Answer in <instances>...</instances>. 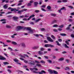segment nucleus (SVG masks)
<instances>
[{
	"mask_svg": "<svg viewBox=\"0 0 74 74\" xmlns=\"http://www.w3.org/2000/svg\"><path fill=\"white\" fill-rule=\"evenodd\" d=\"M26 29L27 30L29 31L28 32L29 33H33V30L31 29L30 27H27L24 28V29Z\"/></svg>",
	"mask_w": 74,
	"mask_h": 74,
	"instance_id": "nucleus-1",
	"label": "nucleus"
},
{
	"mask_svg": "<svg viewBox=\"0 0 74 74\" xmlns=\"http://www.w3.org/2000/svg\"><path fill=\"white\" fill-rule=\"evenodd\" d=\"M45 47L47 48V47H53V45L51 44H46L45 45Z\"/></svg>",
	"mask_w": 74,
	"mask_h": 74,
	"instance_id": "nucleus-2",
	"label": "nucleus"
},
{
	"mask_svg": "<svg viewBox=\"0 0 74 74\" xmlns=\"http://www.w3.org/2000/svg\"><path fill=\"white\" fill-rule=\"evenodd\" d=\"M47 39L49 41V42H53L54 41L51 38V37H47Z\"/></svg>",
	"mask_w": 74,
	"mask_h": 74,
	"instance_id": "nucleus-3",
	"label": "nucleus"
},
{
	"mask_svg": "<svg viewBox=\"0 0 74 74\" xmlns=\"http://www.w3.org/2000/svg\"><path fill=\"white\" fill-rule=\"evenodd\" d=\"M24 29V27H21V26H18L17 27V31L20 30L21 29Z\"/></svg>",
	"mask_w": 74,
	"mask_h": 74,
	"instance_id": "nucleus-4",
	"label": "nucleus"
},
{
	"mask_svg": "<svg viewBox=\"0 0 74 74\" xmlns=\"http://www.w3.org/2000/svg\"><path fill=\"white\" fill-rule=\"evenodd\" d=\"M47 53V51H45L44 52H42L41 51H38V53L39 55H44L45 53Z\"/></svg>",
	"mask_w": 74,
	"mask_h": 74,
	"instance_id": "nucleus-5",
	"label": "nucleus"
},
{
	"mask_svg": "<svg viewBox=\"0 0 74 74\" xmlns=\"http://www.w3.org/2000/svg\"><path fill=\"white\" fill-rule=\"evenodd\" d=\"M13 18L14 21H18V19L19 18L16 16H13Z\"/></svg>",
	"mask_w": 74,
	"mask_h": 74,
	"instance_id": "nucleus-6",
	"label": "nucleus"
},
{
	"mask_svg": "<svg viewBox=\"0 0 74 74\" xmlns=\"http://www.w3.org/2000/svg\"><path fill=\"white\" fill-rule=\"evenodd\" d=\"M21 45L24 48H26V45H25V44L24 43H21Z\"/></svg>",
	"mask_w": 74,
	"mask_h": 74,
	"instance_id": "nucleus-7",
	"label": "nucleus"
},
{
	"mask_svg": "<svg viewBox=\"0 0 74 74\" xmlns=\"http://www.w3.org/2000/svg\"><path fill=\"white\" fill-rule=\"evenodd\" d=\"M53 71L54 70H52L51 69L48 70V71H49L50 74H53Z\"/></svg>",
	"mask_w": 74,
	"mask_h": 74,
	"instance_id": "nucleus-8",
	"label": "nucleus"
},
{
	"mask_svg": "<svg viewBox=\"0 0 74 74\" xmlns=\"http://www.w3.org/2000/svg\"><path fill=\"white\" fill-rule=\"evenodd\" d=\"M39 48V47L38 46H34L32 47V49H38Z\"/></svg>",
	"mask_w": 74,
	"mask_h": 74,
	"instance_id": "nucleus-9",
	"label": "nucleus"
},
{
	"mask_svg": "<svg viewBox=\"0 0 74 74\" xmlns=\"http://www.w3.org/2000/svg\"><path fill=\"white\" fill-rule=\"evenodd\" d=\"M39 36H40L43 37V35H41L40 34L39 35L38 34H35V36L37 37H39Z\"/></svg>",
	"mask_w": 74,
	"mask_h": 74,
	"instance_id": "nucleus-10",
	"label": "nucleus"
},
{
	"mask_svg": "<svg viewBox=\"0 0 74 74\" xmlns=\"http://www.w3.org/2000/svg\"><path fill=\"white\" fill-rule=\"evenodd\" d=\"M35 7H37V4H38V2H35L34 3Z\"/></svg>",
	"mask_w": 74,
	"mask_h": 74,
	"instance_id": "nucleus-11",
	"label": "nucleus"
},
{
	"mask_svg": "<svg viewBox=\"0 0 74 74\" xmlns=\"http://www.w3.org/2000/svg\"><path fill=\"white\" fill-rule=\"evenodd\" d=\"M0 59L2 60H5L6 58L1 56H0Z\"/></svg>",
	"mask_w": 74,
	"mask_h": 74,
	"instance_id": "nucleus-12",
	"label": "nucleus"
},
{
	"mask_svg": "<svg viewBox=\"0 0 74 74\" xmlns=\"http://www.w3.org/2000/svg\"><path fill=\"white\" fill-rule=\"evenodd\" d=\"M38 73H39V74H42V73H46V72L45 71L43 70H42L41 71V72H38Z\"/></svg>",
	"mask_w": 74,
	"mask_h": 74,
	"instance_id": "nucleus-13",
	"label": "nucleus"
},
{
	"mask_svg": "<svg viewBox=\"0 0 74 74\" xmlns=\"http://www.w3.org/2000/svg\"><path fill=\"white\" fill-rule=\"evenodd\" d=\"M11 43L12 44H13V45H18V44H17V43H16V42H15L12 41V42Z\"/></svg>",
	"mask_w": 74,
	"mask_h": 74,
	"instance_id": "nucleus-14",
	"label": "nucleus"
},
{
	"mask_svg": "<svg viewBox=\"0 0 74 74\" xmlns=\"http://www.w3.org/2000/svg\"><path fill=\"white\" fill-rule=\"evenodd\" d=\"M57 23V21L56 20H53L51 23V25H52V24H53V23Z\"/></svg>",
	"mask_w": 74,
	"mask_h": 74,
	"instance_id": "nucleus-15",
	"label": "nucleus"
},
{
	"mask_svg": "<svg viewBox=\"0 0 74 74\" xmlns=\"http://www.w3.org/2000/svg\"><path fill=\"white\" fill-rule=\"evenodd\" d=\"M64 60V58H61L58 59V61L60 62V61H63V60Z\"/></svg>",
	"mask_w": 74,
	"mask_h": 74,
	"instance_id": "nucleus-16",
	"label": "nucleus"
},
{
	"mask_svg": "<svg viewBox=\"0 0 74 74\" xmlns=\"http://www.w3.org/2000/svg\"><path fill=\"white\" fill-rule=\"evenodd\" d=\"M36 66H38V67H42L41 65L38 64H36L35 67H36Z\"/></svg>",
	"mask_w": 74,
	"mask_h": 74,
	"instance_id": "nucleus-17",
	"label": "nucleus"
},
{
	"mask_svg": "<svg viewBox=\"0 0 74 74\" xmlns=\"http://www.w3.org/2000/svg\"><path fill=\"white\" fill-rule=\"evenodd\" d=\"M41 18H39L38 19L36 20L35 22H36V23H37V22H39V21H41Z\"/></svg>",
	"mask_w": 74,
	"mask_h": 74,
	"instance_id": "nucleus-18",
	"label": "nucleus"
},
{
	"mask_svg": "<svg viewBox=\"0 0 74 74\" xmlns=\"http://www.w3.org/2000/svg\"><path fill=\"white\" fill-rule=\"evenodd\" d=\"M69 41H70V40H66L65 41V42L66 43V44H67V45H69Z\"/></svg>",
	"mask_w": 74,
	"mask_h": 74,
	"instance_id": "nucleus-19",
	"label": "nucleus"
},
{
	"mask_svg": "<svg viewBox=\"0 0 74 74\" xmlns=\"http://www.w3.org/2000/svg\"><path fill=\"white\" fill-rule=\"evenodd\" d=\"M71 26V24L69 25V26L66 28V30H70V26Z\"/></svg>",
	"mask_w": 74,
	"mask_h": 74,
	"instance_id": "nucleus-20",
	"label": "nucleus"
},
{
	"mask_svg": "<svg viewBox=\"0 0 74 74\" xmlns=\"http://www.w3.org/2000/svg\"><path fill=\"white\" fill-rule=\"evenodd\" d=\"M51 15L53 16H56V14L54 13H51Z\"/></svg>",
	"mask_w": 74,
	"mask_h": 74,
	"instance_id": "nucleus-21",
	"label": "nucleus"
},
{
	"mask_svg": "<svg viewBox=\"0 0 74 74\" xmlns=\"http://www.w3.org/2000/svg\"><path fill=\"white\" fill-rule=\"evenodd\" d=\"M60 34L62 36H66V34H64V33Z\"/></svg>",
	"mask_w": 74,
	"mask_h": 74,
	"instance_id": "nucleus-22",
	"label": "nucleus"
},
{
	"mask_svg": "<svg viewBox=\"0 0 74 74\" xmlns=\"http://www.w3.org/2000/svg\"><path fill=\"white\" fill-rule=\"evenodd\" d=\"M14 62H16V63H18V62H19V61H18V60H16V59H14Z\"/></svg>",
	"mask_w": 74,
	"mask_h": 74,
	"instance_id": "nucleus-23",
	"label": "nucleus"
},
{
	"mask_svg": "<svg viewBox=\"0 0 74 74\" xmlns=\"http://www.w3.org/2000/svg\"><path fill=\"white\" fill-rule=\"evenodd\" d=\"M3 8H4V9H7V4H5V5L3 6Z\"/></svg>",
	"mask_w": 74,
	"mask_h": 74,
	"instance_id": "nucleus-24",
	"label": "nucleus"
},
{
	"mask_svg": "<svg viewBox=\"0 0 74 74\" xmlns=\"http://www.w3.org/2000/svg\"><path fill=\"white\" fill-rule=\"evenodd\" d=\"M40 50L41 51H45V48L43 47H41L40 48Z\"/></svg>",
	"mask_w": 74,
	"mask_h": 74,
	"instance_id": "nucleus-25",
	"label": "nucleus"
},
{
	"mask_svg": "<svg viewBox=\"0 0 74 74\" xmlns=\"http://www.w3.org/2000/svg\"><path fill=\"white\" fill-rule=\"evenodd\" d=\"M6 27L7 28H8L9 29L11 28V27L10 26V25H7L6 26Z\"/></svg>",
	"mask_w": 74,
	"mask_h": 74,
	"instance_id": "nucleus-26",
	"label": "nucleus"
},
{
	"mask_svg": "<svg viewBox=\"0 0 74 74\" xmlns=\"http://www.w3.org/2000/svg\"><path fill=\"white\" fill-rule=\"evenodd\" d=\"M51 37L53 40H55V39H56V38L53 35H51Z\"/></svg>",
	"mask_w": 74,
	"mask_h": 74,
	"instance_id": "nucleus-27",
	"label": "nucleus"
},
{
	"mask_svg": "<svg viewBox=\"0 0 74 74\" xmlns=\"http://www.w3.org/2000/svg\"><path fill=\"white\" fill-rule=\"evenodd\" d=\"M53 73H54V74H58V72H57V71H56L55 70L53 71Z\"/></svg>",
	"mask_w": 74,
	"mask_h": 74,
	"instance_id": "nucleus-28",
	"label": "nucleus"
},
{
	"mask_svg": "<svg viewBox=\"0 0 74 74\" xmlns=\"http://www.w3.org/2000/svg\"><path fill=\"white\" fill-rule=\"evenodd\" d=\"M58 27H60V28H63V27H64V25H59Z\"/></svg>",
	"mask_w": 74,
	"mask_h": 74,
	"instance_id": "nucleus-29",
	"label": "nucleus"
},
{
	"mask_svg": "<svg viewBox=\"0 0 74 74\" xmlns=\"http://www.w3.org/2000/svg\"><path fill=\"white\" fill-rule=\"evenodd\" d=\"M39 4L40 5H41L42 4V2H43V1L42 0H40L39 1Z\"/></svg>",
	"mask_w": 74,
	"mask_h": 74,
	"instance_id": "nucleus-30",
	"label": "nucleus"
},
{
	"mask_svg": "<svg viewBox=\"0 0 74 74\" xmlns=\"http://www.w3.org/2000/svg\"><path fill=\"white\" fill-rule=\"evenodd\" d=\"M60 10H66V9L64 7H63V8H61Z\"/></svg>",
	"mask_w": 74,
	"mask_h": 74,
	"instance_id": "nucleus-31",
	"label": "nucleus"
},
{
	"mask_svg": "<svg viewBox=\"0 0 74 74\" xmlns=\"http://www.w3.org/2000/svg\"><path fill=\"white\" fill-rule=\"evenodd\" d=\"M15 10H16V8H15L14 9V8H11V11L12 12V11H15Z\"/></svg>",
	"mask_w": 74,
	"mask_h": 74,
	"instance_id": "nucleus-32",
	"label": "nucleus"
},
{
	"mask_svg": "<svg viewBox=\"0 0 74 74\" xmlns=\"http://www.w3.org/2000/svg\"><path fill=\"white\" fill-rule=\"evenodd\" d=\"M56 42L57 43L58 45V46H60V44H59V42H58V41H56Z\"/></svg>",
	"mask_w": 74,
	"mask_h": 74,
	"instance_id": "nucleus-33",
	"label": "nucleus"
},
{
	"mask_svg": "<svg viewBox=\"0 0 74 74\" xmlns=\"http://www.w3.org/2000/svg\"><path fill=\"white\" fill-rule=\"evenodd\" d=\"M68 7H69V8H71V9H73V8H74L73 7L71 6H68Z\"/></svg>",
	"mask_w": 74,
	"mask_h": 74,
	"instance_id": "nucleus-34",
	"label": "nucleus"
},
{
	"mask_svg": "<svg viewBox=\"0 0 74 74\" xmlns=\"http://www.w3.org/2000/svg\"><path fill=\"white\" fill-rule=\"evenodd\" d=\"M58 25L57 24H55L53 25V27H58Z\"/></svg>",
	"mask_w": 74,
	"mask_h": 74,
	"instance_id": "nucleus-35",
	"label": "nucleus"
},
{
	"mask_svg": "<svg viewBox=\"0 0 74 74\" xmlns=\"http://www.w3.org/2000/svg\"><path fill=\"white\" fill-rule=\"evenodd\" d=\"M47 9H48V10H50V9H51V6H48L47 7Z\"/></svg>",
	"mask_w": 74,
	"mask_h": 74,
	"instance_id": "nucleus-36",
	"label": "nucleus"
},
{
	"mask_svg": "<svg viewBox=\"0 0 74 74\" xmlns=\"http://www.w3.org/2000/svg\"><path fill=\"white\" fill-rule=\"evenodd\" d=\"M29 64H31V65H34V64H34V63H33L31 62L29 63Z\"/></svg>",
	"mask_w": 74,
	"mask_h": 74,
	"instance_id": "nucleus-37",
	"label": "nucleus"
},
{
	"mask_svg": "<svg viewBox=\"0 0 74 74\" xmlns=\"http://www.w3.org/2000/svg\"><path fill=\"white\" fill-rule=\"evenodd\" d=\"M0 21L1 22H2L3 21H6V19H1Z\"/></svg>",
	"mask_w": 74,
	"mask_h": 74,
	"instance_id": "nucleus-38",
	"label": "nucleus"
},
{
	"mask_svg": "<svg viewBox=\"0 0 74 74\" xmlns=\"http://www.w3.org/2000/svg\"><path fill=\"white\" fill-rule=\"evenodd\" d=\"M58 12L59 13H60V14H62V10L61 9H60L58 10Z\"/></svg>",
	"mask_w": 74,
	"mask_h": 74,
	"instance_id": "nucleus-39",
	"label": "nucleus"
},
{
	"mask_svg": "<svg viewBox=\"0 0 74 74\" xmlns=\"http://www.w3.org/2000/svg\"><path fill=\"white\" fill-rule=\"evenodd\" d=\"M64 47L65 48H69V46H67L66 44H65Z\"/></svg>",
	"mask_w": 74,
	"mask_h": 74,
	"instance_id": "nucleus-40",
	"label": "nucleus"
},
{
	"mask_svg": "<svg viewBox=\"0 0 74 74\" xmlns=\"http://www.w3.org/2000/svg\"><path fill=\"white\" fill-rule=\"evenodd\" d=\"M29 16H28L27 14H25L24 16V18H28Z\"/></svg>",
	"mask_w": 74,
	"mask_h": 74,
	"instance_id": "nucleus-41",
	"label": "nucleus"
},
{
	"mask_svg": "<svg viewBox=\"0 0 74 74\" xmlns=\"http://www.w3.org/2000/svg\"><path fill=\"white\" fill-rule=\"evenodd\" d=\"M3 64H4L5 65H6V64H8L9 63H8L7 62H3Z\"/></svg>",
	"mask_w": 74,
	"mask_h": 74,
	"instance_id": "nucleus-42",
	"label": "nucleus"
},
{
	"mask_svg": "<svg viewBox=\"0 0 74 74\" xmlns=\"http://www.w3.org/2000/svg\"><path fill=\"white\" fill-rule=\"evenodd\" d=\"M34 16H35V15L34 14H32V15L29 16L30 18H32L34 17Z\"/></svg>",
	"mask_w": 74,
	"mask_h": 74,
	"instance_id": "nucleus-43",
	"label": "nucleus"
},
{
	"mask_svg": "<svg viewBox=\"0 0 74 74\" xmlns=\"http://www.w3.org/2000/svg\"><path fill=\"white\" fill-rule=\"evenodd\" d=\"M47 62L49 63H51L52 62L51 60H47Z\"/></svg>",
	"mask_w": 74,
	"mask_h": 74,
	"instance_id": "nucleus-44",
	"label": "nucleus"
},
{
	"mask_svg": "<svg viewBox=\"0 0 74 74\" xmlns=\"http://www.w3.org/2000/svg\"><path fill=\"white\" fill-rule=\"evenodd\" d=\"M40 63H45V62L43 61V60H41L40 61Z\"/></svg>",
	"mask_w": 74,
	"mask_h": 74,
	"instance_id": "nucleus-45",
	"label": "nucleus"
},
{
	"mask_svg": "<svg viewBox=\"0 0 74 74\" xmlns=\"http://www.w3.org/2000/svg\"><path fill=\"white\" fill-rule=\"evenodd\" d=\"M62 1L63 3H66L67 2V0H63Z\"/></svg>",
	"mask_w": 74,
	"mask_h": 74,
	"instance_id": "nucleus-46",
	"label": "nucleus"
},
{
	"mask_svg": "<svg viewBox=\"0 0 74 74\" xmlns=\"http://www.w3.org/2000/svg\"><path fill=\"white\" fill-rule=\"evenodd\" d=\"M32 5V3H29L27 4V6H31Z\"/></svg>",
	"mask_w": 74,
	"mask_h": 74,
	"instance_id": "nucleus-47",
	"label": "nucleus"
},
{
	"mask_svg": "<svg viewBox=\"0 0 74 74\" xmlns=\"http://www.w3.org/2000/svg\"><path fill=\"white\" fill-rule=\"evenodd\" d=\"M21 12H23L22 10L19 11H18V14H21Z\"/></svg>",
	"mask_w": 74,
	"mask_h": 74,
	"instance_id": "nucleus-48",
	"label": "nucleus"
},
{
	"mask_svg": "<svg viewBox=\"0 0 74 74\" xmlns=\"http://www.w3.org/2000/svg\"><path fill=\"white\" fill-rule=\"evenodd\" d=\"M22 3H19L17 5L18 6H19L20 5H22Z\"/></svg>",
	"mask_w": 74,
	"mask_h": 74,
	"instance_id": "nucleus-49",
	"label": "nucleus"
},
{
	"mask_svg": "<svg viewBox=\"0 0 74 74\" xmlns=\"http://www.w3.org/2000/svg\"><path fill=\"white\" fill-rule=\"evenodd\" d=\"M23 1L22 0H21L20 1H18V3H22V2H23Z\"/></svg>",
	"mask_w": 74,
	"mask_h": 74,
	"instance_id": "nucleus-50",
	"label": "nucleus"
},
{
	"mask_svg": "<svg viewBox=\"0 0 74 74\" xmlns=\"http://www.w3.org/2000/svg\"><path fill=\"white\" fill-rule=\"evenodd\" d=\"M35 12H37V13H38V12H40V11L38 10H36L35 11Z\"/></svg>",
	"mask_w": 74,
	"mask_h": 74,
	"instance_id": "nucleus-51",
	"label": "nucleus"
},
{
	"mask_svg": "<svg viewBox=\"0 0 74 74\" xmlns=\"http://www.w3.org/2000/svg\"><path fill=\"white\" fill-rule=\"evenodd\" d=\"M58 41L59 42H62V39H58Z\"/></svg>",
	"mask_w": 74,
	"mask_h": 74,
	"instance_id": "nucleus-52",
	"label": "nucleus"
},
{
	"mask_svg": "<svg viewBox=\"0 0 74 74\" xmlns=\"http://www.w3.org/2000/svg\"><path fill=\"white\" fill-rule=\"evenodd\" d=\"M45 5H43L42 6H41V8H45Z\"/></svg>",
	"mask_w": 74,
	"mask_h": 74,
	"instance_id": "nucleus-53",
	"label": "nucleus"
},
{
	"mask_svg": "<svg viewBox=\"0 0 74 74\" xmlns=\"http://www.w3.org/2000/svg\"><path fill=\"white\" fill-rule=\"evenodd\" d=\"M19 18H24V15H22L21 16H19Z\"/></svg>",
	"mask_w": 74,
	"mask_h": 74,
	"instance_id": "nucleus-54",
	"label": "nucleus"
},
{
	"mask_svg": "<svg viewBox=\"0 0 74 74\" xmlns=\"http://www.w3.org/2000/svg\"><path fill=\"white\" fill-rule=\"evenodd\" d=\"M30 25H34V22H30Z\"/></svg>",
	"mask_w": 74,
	"mask_h": 74,
	"instance_id": "nucleus-55",
	"label": "nucleus"
},
{
	"mask_svg": "<svg viewBox=\"0 0 74 74\" xmlns=\"http://www.w3.org/2000/svg\"><path fill=\"white\" fill-rule=\"evenodd\" d=\"M33 2H34V1L33 0H32L30 1L29 3H31V4H32V3H33Z\"/></svg>",
	"mask_w": 74,
	"mask_h": 74,
	"instance_id": "nucleus-56",
	"label": "nucleus"
},
{
	"mask_svg": "<svg viewBox=\"0 0 74 74\" xmlns=\"http://www.w3.org/2000/svg\"><path fill=\"white\" fill-rule=\"evenodd\" d=\"M34 69V70H36L37 71H38V69L37 68H33Z\"/></svg>",
	"mask_w": 74,
	"mask_h": 74,
	"instance_id": "nucleus-57",
	"label": "nucleus"
},
{
	"mask_svg": "<svg viewBox=\"0 0 74 74\" xmlns=\"http://www.w3.org/2000/svg\"><path fill=\"white\" fill-rule=\"evenodd\" d=\"M54 32H58V30L56 29H53Z\"/></svg>",
	"mask_w": 74,
	"mask_h": 74,
	"instance_id": "nucleus-58",
	"label": "nucleus"
},
{
	"mask_svg": "<svg viewBox=\"0 0 74 74\" xmlns=\"http://www.w3.org/2000/svg\"><path fill=\"white\" fill-rule=\"evenodd\" d=\"M8 49H10V51H13V50H12V49L10 47H8Z\"/></svg>",
	"mask_w": 74,
	"mask_h": 74,
	"instance_id": "nucleus-59",
	"label": "nucleus"
},
{
	"mask_svg": "<svg viewBox=\"0 0 74 74\" xmlns=\"http://www.w3.org/2000/svg\"><path fill=\"white\" fill-rule=\"evenodd\" d=\"M35 62L36 63H40L39 61L37 60H35Z\"/></svg>",
	"mask_w": 74,
	"mask_h": 74,
	"instance_id": "nucleus-60",
	"label": "nucleus"
},
{
	"mask_svg": "<svg viewBox=\"0 0 74 74\" xmlns=\"http://www.w3.org/2000/svg\"><path fill=\"white\" fill-rule=\"evenodd\" d=\"M6 42H11V40H7L6 41Z\"/></svg>",
	"mask_w": 74,
	"mask_h": 74,
	"instance_id": "nucleus-61",
	"label": "nucleus"
},
{
	"mask_svg": "<svg viewBox=\"0 0 74 74\" xmlns=\"http://www.w3.org/2000/svg\"><path fill=\"white\" fill-rule=\"evenodd\" d=\"M58 30H59V31H62V29L61 28H58Z\"/></svg>",
	"mask_w": 74,
	"mask_h": 74,
	"instance_id": "nucleus-62",
	"label": "nucleus"
},
{
	"mask_svg": "<svg viewBox=\"0 0 74 74\" xmlns=\"http://www.w3.org/2000/svg\"><path fill=\"white\" fill-rule=\"evenodd\" d=\"M69 22H71L72 21H73V19H69Z\"/></svg>",
	"mask_w": 74,
	"mask_h": 74,
	"instance_id": "nucleus-63",
	"label": "nucleus"
},
{
	"mask_svg": "<svg viewBox=\"0 0 74 74\" xmlns=\"http://www.w3.org/2000/svg\"><path fill=\"white\" fill-rule=\"evenodd\" d=\"M65 61L67 62V63H69V60H65Z\"/></svg>",
	"mask_w": 74,
	"mask_h": 74,
	"instance_id": "nucleus-64",
	"label": "nucleus"
}]
</instances>
